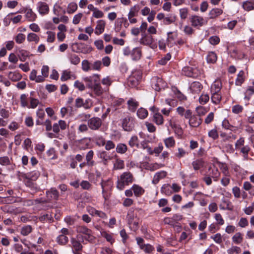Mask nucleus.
Segmentation results:
<instances>
[{
  "instance_id": "obj_5",
  "label": "nucleus",
  "mask_w": 254,
  "mask_h": 254,
  "mask_svg": "<svg viewBox=\"0 0 254 254\" xmlns=\"http://www.w3.org/2000/svg\"><path fill=\"white\" fill-rule=\"evenodd\" d=\"M151 86L156 91H160L164 87V82L162 78L157 76L153 77L151 79Z\"/></svg>"
},
{
  "instance_id": "obj_33",
  "label": "nucleus",
  "mask_w": 254,
  "mask_h": 254,
  "mask_svg": "<svg viewBox=\"0 0 254 254\" xmlns=\"http://www.w3.org/2000/svg\"><path fill=\"white\" fill-rule=\"evenodd\" d=\"M57 242L60 245H65L68 242V238L64 235H60L56 239Z\"/></svg>"
},
{
  "instance_id": "obj_11",
  "label": "nucleus",
  "mask_w": 254,
  "mask_h": 254,
  "mask_svg": "<svg viewBox=\"0 0 254 254\" xmlns=\"http://www.w3.org/2000/svg\"><path fill=\"white\" fill-rule=\"evenodd\" d=\"M84 80L87 83L86 84H98L100 83V75L97 74H93L92 76L86 77Z\"/></svg>"
},
{
  "instance_id": "obj_9",
  "label": "nucleus",
  "mask_w": 254,
  "mask_h": 254,
  "mask_svg": "<svg viewBox=\"0 0 254 254\" xmlns=\"http://www.w3.org/2000/svg\"><path fill=\"white\" fill-rule=\"evenodd\" d=\"M86 86L92 90L94 94L97 96H101L106 91V88H103L101 87L100 83L98 84H86Z\"/></svg>"
},
{
  "instance_id": "obj_43",
  "label": "nucleus",
  "mask_w": 254,
  "mask_h": 254,
  "mask_svg": "<svg viewBox=\"0 0 254 254\" xmlns=\"http://www.w3.org/2000/svg\"><path fill=\"white\" fill-rule=\"evenodd\" d=\"M251 150L250 147L248 145H244L239 149L238 150H239L240 153L243 154V155L244 158H247L248 157V154Z\"/></svg>"
},
{
  "instance_id": "obj_46",
  "label": "nucleus",
  "mask_w": 254,
  "mask_h": 254,
  "mask_svg": "<svg viewBox=\"0 0 254 254\" xmlns=\"http://www.w3.org/2000/svg\"><path fill=\"white\" fill-rule=\"evenodd\" d=\"M69 59L71 64L77 65L80 62V58L75 54H71L69 57Z\"/></svg>"
},
{
  "instance_id": "obj_57",
  "label": "nucleus",
  "mask_w": 254,
  "mask_h": 254,
  "mask_svg": "<svg viewBox=\"0 0 254 254\" xmlns=\"http://www.w3.org/2000/svg\"><path fill=\"white\" fill-rule=\"evenodd\" d=\"M209 100V96L207 94L203 93L199 98V103L201 104H206Z\"/></svg>"
},
{
  "instance_id": "obj_7",
  "label": "nucleus",
  "mask_w": 254,
  "mask_h": 254,
  "mask_svg": "<svg viewBox=\"0 0 254 254\" xmlns=\"http://www.w3.org/2000/svg\"><path fill=\"white\" fill-rule=\"evenodd\" d=\"M46 197L48 202L52 200H57L59 198V193L58 190L55 188H52L46 192Z\"/></svg>"
},
{
  "instance_id": "obj_42",
  "label": "nucleus",
  "mask_w": 254,
  "mask_h": 254,
  "mask_svg": "<svg viewBox=\"0 0 254 254\" xmlns=\"http://www.w3.org/2000/svg\"><path fill=\"white\" fill-rule=\"evenodd\" d=\"M176 16L174 14H170L168 17H165L163 23L165 25H169L175 22Z\"/></svg>"
},
{
  "instance_id": "obj_17",
  "label": "nucleus",
  "mask_w": 254,
  "mask_h": 254,
  "mask_svg": "<svg viewBox=\"0 0 254 254\" xmlns=\"http://www.w3.org/2000/svg\"><path fill=\"white\" fill-rule=\"evenodd\" d=\"M101 176V173L98 170H96L95 173H91L89 174L88 179L92 183L97 184V183L99 181Z\"/></svg>"
},
{
  "instance_id": "obj_51",
  "label": "nucleus",
  "mask_w": 254,
  "mask_h": 254,
  "mask_svg": "<svg viewBox=\"0 0 254 254\" xmlns=\"http://www.w3.org/2000/svg\"><path fill=\"white\" fill-rule=\"evenodd\" d=\"M124 162L123 160L117 159L114 164V168L116 170L122 169L124 168Z\"/></svg>"
},
{
  "instance_id": "obj_16",
  "label": "nucleus",
  "mask_w": 254,
  "mask_h": 254,
  "mask_svg": "<svg viewBox=\"0 0 254 254\" xmlns=\"http://www.w3.org/2000/svg\"><path fill=\"white\" fill-rule=\"evenodd\" d=\"M128 109L132 112H134L139 106V103L133 98L129 99L127 102Z\"/></svg>"
},
{
  "instance_id": "obj_31",
  "label": "nucleus",
  "mask_w": 254,
  "mask_h": 254,
  "mask_svg": "<svg viewBox=\"0 0 254 254\" xmlns=\"http://www.w3.org/2000/svg\"><path fill=\"white\" fill-rule=\"evenodd\" d=\"M128 144L131 148H138L139 146V140L137 136L133 135L131 137L128 141Z\"/></svg>"
},
{
  "instance_id": "obj_13",
  "label": "nucleus",
  "mask_w": 254,
  "mask_h": 254,
  "mask_svg": "<svg viewBox=\"0 0 254 254\" xmlns=\"http://www.w3.org/2000/svg\"><path fill=\"white\" fill-rule=\"evenodd\" d=\"M87 211L92 216H98L101 218H107V216L105 213L103 211L96 210L92 207H88Z\"/></svg>"
},
{
  "instance_id": "obj_36",
  "label": "nucleus",
  "mask_w": 254,
  "mask_h": 254,
  "mask_svg": "<svg viewBox=\"0 0 254 254\" xmlns=\"http://www.w3.org/2000/svg\"><path fill=\"white\" fill-rule=\"evenodd\" d=\"M127 150V147L126 144L119 143L117 144L116 148V152L120 154H124Z\"/></svg>"
},
{
  "instance_id": "obj_6",
  "label": "nucleus",
  "mask_w": 254,
  "mask_h": 254,
  "mask_svg": "<svg viewBox=\"0 0 254 254\" xmlns=\"http://www.w3.org/2000/svg\"><path fill=\"white\" fill-rule=\"evenodd\" d=\"M206 174L211 177L214 181H217L220 175L217 168L214 166L212 165L209 167L208 171L206 172Z\"/></svg>"
},
{
  "instance_id": "obj_53",
  "label": "nucleus",
  "mask_w": 254,
  "mask_h": 254,
  "mask_svg": "<svg viewBox=\"0 0 254 254\" xmlns=\"http://www.w3.org/2000/svg\"><path fill=\"white\" fill-rule=\"evenodd\" d=\"M71 78V72L68 70H64L61 77V80L65 81Z\"/></svg>"
},
{
  "instance_id": "obj_24",
  "label": "nucleus",
  "mask_w": 254,
  "mask_h": 254,
  "mask_svg": "<svg viewBox=\"0 0 254 254\" xmlns=\"http://www.w3.org/2000/svg\"><path fill=\"white\" fill-rule=\"evenodd\" d=\"M94 152L93 150H90L86 155V161L87 165L88 166H93L95 164L94 161L93 160Z\"/></svg>"
},
{
  "instance_id": "obj_63",
  "label": "nucleus",
  "mask_w": 254,
  "mask_h": 254,
  "mask_svg": "<svg viewBox=\"0 0 254 254\" xmlns=\"http://www.w3.org/2000/svg\"><path fill=\"white\" fill-rule=\"evenodd\" d=\"M136 217V215L133 212H129L127 214V220L128 224L130 225H132V223L134 219Z\"/></svg>"
},
{
  "instance_id": "obj_64",
  "label": "nucleus",
  "mask_w": 254,
  "mask_h": 254,
  "mask_svg": "<svg viewBox=\"0 0 254 254\" xmlns=\"http://www.w3.org/2000/svg\"><path fill=\"white\" fill-rule=\"evenodd\" d=\"M0 164L3 166L10 165V161L9 158L7 156L0 157Z\"/></svg>"
},
{
  "instance_id": "obj_32",
  "label": "nucleus",
  "mask_w": 254,
  "mask_h": 254,
  "mask_svg": "<svg viewBox=\"0 0 254 254\" xmlns=\"http://www.w3.org/2000/svg\"><path fill=\"white\" fill-rule=\"evenodd\" d=\"M29 52L25 50H19L18 51V56L20 61L25 62L29 57Z\"/></svg>"
},
{
  "instance_id": "obj_30",
  "label": "nucleus",
  "mask_w": 254,
  "mask_h": 254,
  "mask_svg": "<svg viewBox=\"0 0 254 254\" xmlns=\"http://www.w3.org/2000/svg\"><path fill=\"white\" fill-rule=\"evenodd\" d=\"M217 60V56L214 52H209L206 57L207 62L209 64H214Z\"/></svg>"
},
{
  "instance_id": "obj_29",
  "label": "nucleus",
  "mask_w": 254,
  "mask_h": 254,
  "mask_svg": "<svg viewBox=\"0 0 254 254\" xmlns=\"http://www.w3.org/2000/svg\"><path fill=\"white\" fill-rule=\"evenodd\" d=\"M76 232L78 233H81L85 235H90L92 231L85 226H79L76 227Z\"/></svg>"
},
{
  "instance_id": "obj_4",
  "label": "nucleus",
  "mask_w": 254,
  "mask_h": 254,
  "mask_svg": "<svg viewBox=\"0 0 254 254\" xmlns=\"http://www.w3.org/2000/svg\"><path fill=\"white\" fill-rule=\"evenodd\" d=\"M134 126L135 120L131 117L127 116L122 120V127L125 131H132L134 127Z\"/></svg>"
},
{
  "instance_id": "obj_59",
  "label": "nucleus",
  "mask_w": 254,
  "mask_h": 254,
  "mask_svg": "<svg viewBox=\"0 0 254 254\" xmlns=\"http://www.w3.org/2000/svg\"><path fill=\"white\" fill-rule=\"evenodd\" d=\"M48 37L47 41L49 43H53L55 40V33L52 31H48L47 32Z\"/></svg>"
},
{
  "instance_id": "obj_12",
  "label": "nucleus",
  "mask_w": 254,
  "mask_h": 254,
  "mask_svg": "<svg viewBox=\"0 0 254 254\" xmlns=\"http://www.w3.org/2000/svg\"><path fill=\"white\" fill-rule=\"evenodd\" d=\"M223 12V10L221 8H213L208 12V18L209 19H215L218 18Z\"/></svg>"
},
{
  "instance_id": "obj_55",
  "label": "nucleus",
  "mask_w": 254,
  "mask_h": 254,
  "mask_svg": "<svg viewBox=\"0 0 254 254\" xmlns=\"http://www.w3.org/2000/svg\"><path fill=\"white\" fill-rule=\"evenodd\" d=\"M171 58V55L170 53L167 54L165 57L159 60L158 63L161 65H165L167 62L169 61Z\"/></svg>"
},
{
  "instance_id": "obj_47",
  "label": "nucleus",
  "mask_w": 254,
  "mask_h": 254,
  "mask_svg": "<svg viewBox=\"0 0 254 254\" xmlns=\"http://www.w3.org/2000/svg\"><path fill=\"white\" fill-rule=\"evenodd\" d=\"M32 231V228L30 225H26L22 227L20 233L23 236H27Z\"/></svg>"
},
{
  "instance_id": "obj_15",
  "label": "nucleus",
  "mask_w": 254,
  "mask_h": 254,
  "mask_svg": "<svg viewBox=\"0 0 254 254\" xmlns=\"http://www.w3.org/2000/svg\"><path fill=\"white\" fill-rule=\"evenodd\" d=\"M203 87L201 84L197 81L193 82L190 86V90L193 93H199Z\"/></svg>"
},
{
  "instance_id": "obj_21",
  "label": "nucleus",
  "mask_w": 254,
  "mask_h": 254,
  "mask_svg": "<svg viewBox=\"0 0 254 254\" xmlns=\"http://www.w3.org/2000/svg\"><path fill=\"white\" fill-rule=\"evenodd\" d=\"M131 57L133 61L139 60L141 57V50L140 48L136 47L131 51Z\"/></svg>"
},
{
  "instance_id": "obj_37",
  "label": "nucleus",
  "mask_w": 254,
  "mask_h": 254,
  "mask_svg": "<svg viewBox=\"0 0 254 254\" xmlns=\"http://www.w3.org/2000/svg\"><path fill=\"white\" fill-rule=\"evenodd\" d=\"M242 6L245 10L249 11L254 9V2L247 0L243 2Z\"/></svg>"
},
{
  "instance_id": "obj_44",
  "label": "nucleus",
  "mask_w": 254,
  "mask_h": 254,
  "mask_svg": "<svg viewBox=\"0 0 254 254\" xmlns=\"http://www.w3.org/2000/svg\"><path fill=\"white\" fill-rule=\"evenodd\" d=\"M222 84L219 80H216L211 86V92H220Z\"/></svg>"
},
{
  "instance_id": "obj_45",
  "label": "nucleus",
  "mask_w": 254,
  "mask_h": 254,
  "mask_svg": "<svg viewBox=\"0 0 254 254\" xmlns=\"http://www.w3.org/2000/svg\"><path fill=\"white\" fill-rule=\"evenodd\" d=\"M77 7L76 3L74 2H70L67 6V12L68 14H72L76 11Z\"/></svg>"
},
{
  "instance_id": "obj_54",
  "label": "nucleus",
  "mask_w": 254,
  "mask_h": 254,
  "mask_svg": "<svg viewBox=\"0 0 254 254\" xmlns=\"http://www.w3.org/2000/svg\"><path fill=\"white\" fill-rule=\"evenodd\" d=\"M245 141V138L243 137H240L237 140L235 144V149L238 150L241 147L244 146Z\"/></svg>"
},
{
  "instance_id": "obj_19",
  "label": "nucleus",
  "mask_w": 254,
  "mask_h": 254,
  "mask_svg": "<svg viewBox=\"0 0 254 254\" xmlns=\"http://www.w3.org/2000/svg\"><path fill=\"white\" fill-rule=\"evenodd\" d=\"M201 123V120L196 115H193L189 120V125L194 127H198Z\"/></svg>"
},
{
  "instance_id": "obj_18",
  "label": "nucleus",
  "mask_w": 254,
  "mask_h": 254,
  "mask_svg": "<svg viewBox=\"0 0 254 254\" xmlns=\"http://www.w3.org/2000/svg\"><path fill=\"white\" fill-rule=\"evenodd\" d=\"M167 173L165 171H161L156 173L153 177L152 183L157 184L161 179H164L166 176Z\"/></svg>"
},
{
  "instance_id": "obj_2",
  "label": "nucleus",
  "mask_w": 254,
  "mask_h": 254,
  "mask_svg": "<svg viewBox=\"0 0 254 254\" xmlns=\"http://www.w3.org/2000/svg\"><path fill=\"white\" fill-rule=\"evenodd\" d=\"M190 20L191 26L197 28L202 27L207 22L203 17L197 15H191L190 17Z\"/></svg>"
},
{
  "instance_id": "obj_35",
  "label": "nucleus",
  "mask_w": 254,
  "mask_h": 254,
  "mask_svg": "<svg viewBox=\"0 0 254 254\" xmlns=\"http://www.w3.org/2000/svg\"><path fill=\"white\" fill-rule=\"evenodd\" d=\"M221 100V95L219 92H212L211 100L213 103L218 104L220 103Z\"/></svg>"
},
{
  "instance_id": "obj_48",
  "label": "nucleus",
  "mask_w": 254,
  "mask_h": 254,
  "mask_svg": "<svg viewBox=\"0 0 254 254\" xmlns=\"http://www.w3.org/2000/svg\"><path fill=\"white\" fill-rule=\"evenodd\" d=\"M26 17L29 21H34L36 18V15L33 12L31 9H27L26 11Z\"/></svg>"
},
{
  "instance_id": "obj_49",
  "label": "nucleus",
  "mask_w": 254,
  "mask_h": 254,
  "mask_svg": "<svg viewBox=\"0 0 254 254\" xmlns=\"http://www.w3.org/2000/svg\"><path fill=\"white\" fill-rule=\"evenodd\" d=\"M164 143L168 148L172 147L175 144V141L173 137H169L164 139Z\"/></svg>"
},
{
  "instance_id": "obj_50",
  "label": "nucleus",
  "mask_w": 254,
  "mask_h": 254,
  "mask_svg": "<svg viewBox=\"0 0 254 254\" xmlns=\"http://www.w3.org/2000/svg\"><path fill=\"white\" fill-rule=\"evenodd\" d=\"M139 81L136 79L135 78L133 77V76H130L128 78V84L129 86L134 87L136 86Z\"/></svg>"
},
{
  "instance_id": "obj_22",
  "label": "nucleus",
  "mask_w": 254,
  "mask_h": 254,
  "mask_svg": "<svg viewBox=\"0 0 254 254\" xmlns=\"http://www.w3.org/2000/svg\"><path fill=\"white\" fill-rule=\"evenodd\" d=\"M105 22L103 20H99L97 21V24L96 27L95 34L99 35L102 33L104 30L105 26Z\"/></svg>"
},
{
  "instance_id": "obj_61",
  "label": "nucleus",
  "mask_w": 254,
  "mask_h": 254,
  "mask_svg": "<svg viewBox=\"0 0 254 254\" xmlns=\"http://www.w3.org/2000/svg\"><path fill=\"white\" fill-rule=\"evenodd\" d=\"M20 99L21 106L23 107H27L28 102L27 95L25 94L21 95Z\"/></svg>"
},
{
  "instance_id": "obj_52",
  "label": "nucleus",
  "mask_w": 254,
  "mask_h": 254,
  "mask_svg": "<svg viewBox=\"0 0 254 254\" xmlns=\"http://www.w3.org/2000/svg\"><path fill=\"white\" fill-rule=\"evenodd\" d=\"M233 241L237 244H240L243 241V237L240 233H237L235 235L232 237Z\"/></svg>"
},
{
  "instance_id": "obj_10",
  "label": "nucleus",
  "mask_w": 254,
  "mask_h": 254,
  "mask_svg": "<svg viewBox=\"0 0 254 254\" xmlns=\"http://www.w3.org/2000/svg\"><path fill=\"white\" fill-rule=\"evenodd\" d=\"M37 9L39 13L42 15L48 14L50 10L48 4L43 1H39L37 3Z\"/></svg>"
},
{
  "instance_id": "obj_39",
  "label": "nucleus",
  "mask_w": 254,
  "mask_h": 254,
  "mask_svg": "<svg viewBox=\"0 0 254 254\" xmlns=\"http://www.w3.org/2000/svg\"><path fill=\"white\" fill-rule=\"evenodd\" d=\"M25 185L27 187H29L34 193L39 190L37 185L30 180H28L26 182Z\"/></svg>"
},
{
  "instance_id": "obj_8",
  "label": "nucleus",
  "mask_w": 254,
  "mask_h": 254,
  "mask_svg": "<svg viewBox=\"0 0 254 254\" xmlns=\"http://www.w3.org/2000/svg\"><path fill=\"white\" fill-rule=\"evenodd\" d=\"M183 219V216L179 214H175L172 217H165L163 222L165 224L170 225L171 226L174 225L177 222L181 221Z\"/></svg>"
},
{
  "instance_id": "obj_34",
  "label": "nucleus",
  "mask_w": 254,
  "mask_h": 254,
  "mask_svg": "<svg viewBox=\"0 0 254 254\" xmlns=\"http://www.w3.org/2000/svg\"><path fill=\"white\" fill-rule=\"evenodd\" d=\"M27 40L29 42H34L38 43L39 42V37L34 33H30L27 36Z\"/></svg>"
},
{
  "instance_id": "obj_14",
  "label": "nucleus",
  "mask_w": 254,
  "mask_h": 254,
  "mask_svg": "<svg viewBox=\"0 0 254 254\" xmlns=\"http://www.w3.org/2000/svg\"><path fill=\"white\" fill-rule=\"evenodd\" d=\"M154 42L153 37L150 35L142 34V38L140 39V43L144 45H150Z\"/></svg>"
},
{
  "instance_id": "obj_20",
  "label": "nucleus",
  "mask_w": 254,
  "mask_h": 254,
  "mask_svg": "<svg viewBox=\"0 0 254 254\" xmlns=\"http://www.w3.org/2000/svg\"><path fill=\"white\" fill-rule=\"evenodd\" d=\"M80 241V239L77 240L74 238H71L70 242L72 245V247L73 248L72 250H74L75 251H81L82 250L83 247L81 244Z\"/></svg>"
},
{
  "instance_id": "obj_3",
  "label": "nucleus",
  "mask_w": 254,
  "mask_h": 254,
  "mask_svg": "<svg viewBox=\"0 0 254 254\" xmlns=\"http://www.w3.org/2000/svg\"><path fill=\"white\" fill-rule=\"evenodd\" d=\"M89 128L92 130H99L102 126V119L98 117H92L87 121Z\"/></svg>"
},
{
  "instance_id": "obj_60",
  "label": "nucleus",
  "mask_w": 254,
  "mask_h": 254,
  "mask_svg": "<svg viewBox=\"0 0 254 254\" xmlns=\"http://www.w3.org/2000/svg\"><path fill=\"white\" fill-rule=\"evenodd\" d=\"M180 17L182 19H185L187 18L189 10L187 8H181L179 10Z\"/></svg>"
},
{
  "instance_id": "obj_40",
  "label": "nucleus",
  "mask_w": 254,
  "mask_h": 254,
  "mask_svg": "<svg viewBox=\"0 0 254 254\" xmlns=\"http://www.w3.org/2000/svg\"><path fill=\"white\" fill-rule=\"evenodd\" d=\"M39 220L44 223L45 222L48 221L49 223L52 222L53 221V217L51 214L47 213L45 214H44L43 215H41L39 217Z\"/></svg>"
},
{
  "instance_id": "obj_25",
  "label": "nucleus",
  "mask_w": 254,
  "mask_h": 254,
  "mask_svg": "<svg viewBox=\"0 0 254 254\" xmlns=\"http://www.w3.org/2000/svg\"><path fill=\"white\" fill-rule=\"evenodd\" d=\"M8 77L12 81H17L20 80L22 78V75L20 73L18 72L10 71L8 73Z\"/></svg>"
},
{
  "instance_id": "obj_41",
  "label": "nucleus",
  "mask_w": 254,
  "mask_h": 254,
  "mask_svg": "<svg viewBox=\"0 0 254 254\" xmlns=\"http://www.w3.org/2000/svg\"><path fill=\"white\" fill-rule=\"evenodd\" d=\"M182 73L188 77H192L194 76L193 68L191 67H184L182 69Z\"/></svg>"
},
{
  "instance_id": "obj_26",
  "label": "nucleus",
  "mask_w": 254,
  "mask_h": 254,
  "mask_svg": "<svg viewBox=\"0 0 254 254\" xmlns=\"http://www.w3.org/2000/svg\"><path fill=\"white\" fill-rule=\"evenodd\" d=\"M245 81V72L243 70L239 71L235 80V84L237 86H241Z\"/></svg>"
},
{
  "instance_id": "obj_56",
  "label": "nucleus",
  "mask_w": 254,
  "mask_h": 254,
  "mask_svg": "<svg viewBox=\"0 0 254 254\" xmlns=\"http://www.w3.org/2000/svg\"><path fill=\"white\" fill-rule=\"evenodd\" d=\"M15 42L18 44H21L25 40V35L22 33H18L14 38Z\"/></svg>"
},
{
  "instance_id": "obj_58",
  "label": "nucleus",
  "mask_w": 254,
  "mask_h": 254,
  "mask_svg": "<svg viewBox=\"0 0 254 254\" xmlns=\"http://www.w3.org/2000/svg\"><path fill=\"white\" fill-rule=\"evenodd\" d=\"M82 189L89 190L91 189L92 185L87 181H82L80 184Z\"/></svg>"
},
{
  "instance_id": "obj_27",
  "label": "nucleus",
  "mask_w": 254,
  "mask_h": 254,
  "mask_svg": "<svg viewBox=\"0 0 254 254\" xmlns=\"http://www.w3.org/2000/svg\"><path fill=\"white\" fill-rule=\"evenodd\" d=\"M153 121L157 125H162L164 123L163 117L160 113L154 114Z\"/></svg>"
},
{
  "instance_id": "obj_28",
  "label": "nucleus",
  "mask_w": 254,
  "mask_h": 254,
  "mask_svg": "<svg viewBox=\"0 0 254 254\" xmlns=\"http://www.w3.org/2000/svg\"><path fill=\"white\" fill-rule=\"evenodd\" d=\"M140 9V6L139 4H136L132 6L128 13L127 16L135 17L138 15V13Z\"/></svg>"
},
{
  "instance_id": "obj_38",
  "label": "nucleus",
  "mask_w": 254,
  "mask_h": 254,
  "mask_svg": "<svg viewBox=\"0 0 254 254\" xmlns=\"http://www.w3.org/2000/svg\"><path fill=\"white\" fill-rule=\"evenodd\" d=\"M148 114L147 110L143 108H140L137 111V115L138 117L141 119L146 118Z\"/></svg>"
},
{
  "instance_id": "obj_23",
  "label": "nucleus",
  "mask_w": 254,
  "mask_h": 254,
  "mask_svg": "<svg viewBox=\"0 0 254 254\" xmlns=\"http://www.w3.org/2000/svg\"><path fill=\"white\" fill-rule=\"evenodd\" d=\"M131 189L133 191L134 195L136 197L141 196L144 192V189L141 187L136 184H134L132 186Z\"/></svg>"
},
{
  "instance_id": "obj_1",
  "label": "nucleus",
  "mask_w": 254,
  "mask_h": 254,
  "mask_svg": "<svg viewBox=\"0 0 254 254\" xmlns=\"http://www.w3.org/2000/svg\"><path fill=\"white\" fill-rule=\"evenodd\" d=\"M134 181L133 175L129 172L122 174L117 181V188L120 190L124 189L126 186H128Z\"/></svg>"
},
{
  "instance_id": "obj_62",
  "label": "nucleus",
  "mask_w": 254,
  "mask_h": 254,
  "mask_svg": "<svg viewBox=\"0 0 254 254\" xmlns=\"http://www.w3.org/2000/svg\"><path fill=\"white\" fill-rule=\"evenodd\" d=\"M82 69L84 71H88L90 69V63L87 60H84L82 62Z\"/></svg>"
}]
</instances>
